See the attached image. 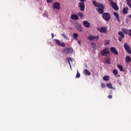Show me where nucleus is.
Masks as SVG:
<instances>
[{
	"label": "nucleus",
	"mask_w": 131,
	"mask_h": 131,
	"mask_svg": "<svg viewBox=\"0 0 131 131\" xmlns=\"http://www.w3.org/2000/svg\"><path fill=\"white\" fill-rule=\"evenodd\" d=\"M110 43V42H109V41H107V42H105V45H106L107 46H108V45H109Z\"/></svg>",
	"instance_id": "nucleus-36"
},
{
	"label": "nucleus",
	"mask_w": 131,
	"mask_h": 131,
	"mask_svg": "<svg viewBox=\"0 0 131 131\" xmlns=\"http://www.w3.org/2000/svg\"><path fill=\"white\" fill-rule=\"evenodd\" d=\"M47 3H49V4H51L52 2H53V0H47Z\"/></svg>",
	"instance_id": "nucleus-34"
},
{
	"label": "nucleus",
	"mask_w": 131,
	"mask_h": 131,
	"mask_svg": "<svg viewBox=\"0 0 131 131\" xmlns=\"http://www.w3.org/2000/svg\"><path fill=\"white\" fill-rule=\"evenodd\" d=\"M91 46H92V48H93V49H96V44L94 42H91Z\"/></svg>",
	"instance_id": "nucleus-29"
},
{
	"label": "nucleus",
	"mask_w": 131,
	"mask_h": 131,
	"mask_svg": "<svg viewBox=\"0 0 131 131\" xmlns=\"http://www.w3.org/2000/svg\"><path fill=\"white\" fill-rule=\"evenodd\" d=\"M78 15L79 16V17H80L81 19H82V18H83V14H82V13L81 12H79L78 13Z\"/></svg>",
	"instance_id": "nucleus-27"
},
{
	"label": "nucleus",
	"mask_w": 131,
	"mask_h": 131,
	"mask_svg": "<svg viewBox=\"0 0 131 131\" xmlns=\"http://www.w3.org/2000/svg\"><path fill=\"white\" fill-rule=\"evenodd\" d=\"M106 86L108 88V89H112V90H114L113 86H112V84L111 83H106Z\"/></svg>",
	"instance_id": "nucleus-22"
},
{
	"label": "nucleus",
	"mask_w": 131,
	"mask_h": 131,
	"mask_svg": "<svg viewBox=\"0 0 131 131\" xmlns=\"http://www.w3.org/2000/svg\"><path fill=\"white\" fill-rule=\"evenodd\" d=\"M92 4L95 7L98 8H96V10L97 11L98 13L102 15L103 20L106 21L107 22L110 21V19H111V15H110L109 13H104V9H105V6H104L103 4L98 3L95 1H93Z\"/></svg>",
	"instance_id": "nucleus-1"
},
{
	"label": "nucleus",
	"mask_w": 131,
	"mask_h": 131,
	"mask_svg": "<svg viewBox=\"0 0 131 131\" xmlns=\"http://www.w3.org/2000/svg\"><path fill=\"white\" fill-rule=\"evenodd\" d=\"M101 56L104 57H109L110 56V51L107 48L104 49L100 53Z\"/></svg>",
	"instance_id": "nucleus-2"
},
{
	"label": "nucleus",
	"mask_w": 131,
	"mask_h": 131,
	"mask_svg": "<svg viewBox=\"0 0 131 131\" xmlns=\"http://www.w3.org/2000/svg\"><path fill=\"white\" fill-rule=\"evenodd\" d=\"M54 40L56 45H57V46H59V47H62L63 48H65V47H66V45H65V43L61 42L58 39H55Z\"/></svg>",
	"instance_id": "nucleus-7"
},
{
	"label": "nucleus",
	"mask_w": 131,
	"mask_h": 131,
	"mask_svg": "<svg viewBox=\"0 0 131 131\" xmlns=\"http://www.w3.org/2000/svg\"><path fill=\"white\" fill-rule=\"evenodd\" d=\"M114 16H115L116 18H117V21H118V22H119L120 21L119 15H118V14L116 12H114Z\"/></svg>",
	"instance_id": "nucleus-20"
},
{
	"label": "nucleus",
	"mask_w": 131,
	"mask_h": 131,
	"mask_svg": "<svg viewBox=\"0 0 131 131\" xmlns=\"http://www.w3.org/2000/svg\"><path fill=\"white\" fill-rule=\"evenodd\" d=\"M78 42H79V45H80V41H79Z\"/></svg>",
	"instance_id": "nucleus-40"
},
{
	"label": "nucleus",
	"mask_w": 131,
	"mask_h": 131,
	"mask_svg": "<svg viewBox=\"0 0 131 131\" xmlns=\"http://www.w3.org/2000/svg\"><path fill=\"white\" fill-rule=\"evenodd\" d=\"M113 73L115 74V75H117V74H118V71L117 70H114L113 71Z\"/></svg>",
	"instance_id": "nucleus-30"
},
{
	"label": "nucleus",
	"mask_w": 131,
	"mask_h": 131,
	"mask_svg": "<svg viewBox=\"0 0 131 131\" xmlns=\"http://www.w3.org/2000/svg\"><path fill=\"white\" fill-rule=\"evenodd\" d=\"M73 38H75V39H77V37H78V34L76 33H74L73 34Z\"/></svg>",
	"instance_id": "nucleus-28"
},
{
	"label": "nucleus",
	"mask_w": 131,
	"mask_h": 131,
	"mask_svg": "<svg viewBox=\"0 0 131 131\" xmlns=\"http://www.w3.org/2000/svg\"><path fill=\"white\" fill-rule=\"evenodd\" d=\"M118 34L120 36L118 37V40L120 41H122V39L124 38V34H123V33L121 31H119L118 32Z\"/></svg>",
	"instance_id": "nucleus-11"
},
{
	"label": "nucleus",
	"mask_w": 131,
	"mask_h": 131,
	"mask_svg": "<svg viewBox=\"0 0 131 131\" xmlns=\"http://www.w3.org/2000/svg\"><path fill=\"white\" fill-rule=\"evenodd\" d=\"M61 36L63 37V38H65L67 40H69V38L68 37V36L65 35V34H61Z\"/></svg>",
	"instance_id": "nucleus-24"
},
{
	"label": "nucleus",
	"mask_w": 131,
	"mask_h": 131,
	"mask_svg": "<svg viewBox=\"0 0 131 131\" xmlns=\"http://www.w3.org/2000/svg\"><path fill=\"white\" fill-rule=\"evenodd\" d=\"M83 25L86 27V28H90L91 27V24L89 21L84 20L83 21Z\"/></svg>",
	"instance_id": "nucleus-12"
},
{
	"label": "nucleus",
	"mask_w": 131,
	"mask_h": 131,
	"mask_svg": "<svg viewBox=\"0 0 131 131\" xmlns=\"http://www.w3.org/2000/svg\"><path fill=\"white\" fill-rule=\"evenodd\" d=\"M128 11V7H125L123 9V14H126Z\"/></svg>",
	"instance_id": "nucleus-18"
},
{
	"label": "nucleus",
	"mask_w": 131,
	"mask_h": 131,
	"mask_svg": "<svg viewBox=\"0 0 131 131\" xmlns=\"http://www.w3.org/2000/svg\"><path fill=\"white\" fill-rule=\"evenodd\" d=\"M98 30L100 31L101 33H107V28L106 27L98 28Z\"/></svg>",
	"instance_id": "nucleus-10"
},
{
	"label": "nucleus",
	"mask_w": 131,
	"mask_h": 131,
	"mask_svg": "<svg viewBox=\"0 0 131 131\" xmlns=\"http://www.w3.org/2000/svg\"><path fill=\"white\" fill-rule=\"evenodd\" d=\"M104 61L106 64H110V63H111V59H110L109 57H105Z\"/></svg>",
	"instance_id": "nucleus-16"
},
{
	"label": "nucleus",
	"mask_w": 131,
	"mask_h": 131,
	"mask_svg": "<svg viewBox=\"0 0 131 131\" xmlns=\"http://www.w3.org/2000/svg\"><path fill=\"white\" fill-rule=\"evenodd\" d=\"M53 9H56V10H60L61 9V5L58 2H55L53 5Z\"/></svg>",
	"instance_id": "nucleus-8"
},
{
	"label": "nucleus",
	"mask_w": 131,
	"mask_h": 131,
	"mask_svg": "<svg viewBox=\"0 0 131 131\" xmlns=\"http://www.w3.org/2000/svg\"><path fill=\"white\" fill-rule=\"evenodd\" d=\"M110 5L112 6V8L114 9L116 11H118L119 10V8H118V6H117V4L116 3H114L112 0H110Z\"/></svg>",
	"instance_id": "nucleus-5"
},
{
	"label": "nucleus",
	"mask_w": 131,
	"mask_h": 131,
	"mask_svg": "<svg viewBox=\"0 0 131 131\" xmlns=\"http://www.w3.org/2000/svg\"><path fill=\"white\" fill-rule=\"evenodd\" d=\"M110 51L112 52V53H113L115 54V55H118V51H117V49L114 47H111L110 48Z\"/></svg>",
	"instance_id": "nucleus-13"
},
{
	"label": "nucleus",
	"mask_w": 131,
	"mask_h": 131,
	"mask_svg": "<svg viewBox=\"0 0 131 131\" xmlns=\"http://www.w3.org/2000/svg\"><path fill=\"white\" fill-rule=\"evenodd\" d=\"M83 73L85 75H91V72L88 70H84Z\"/></svg>",
	"instance_id": "nucleus-19"
},
{
	"label": "nucleus",
	"mask_w": 131,
	"mask_h": 131,
	"mask_svg": "<svg viewBox=\"0 0 131 131\" xmlns=\"http://www.w3.org/2000/svg\"><path fill=\"white\" fill-rule=\"evenodd\" d=\"M125 60L127 63H130L131 62V58L130 56H126L125 57Z\"/></svg>",
	"instance_id": "nucleus-21"
},
{
	"label": "nucleus",
	"mask_w": 131,
	"mask_h": 131,
	"mask_svg": "<svg viewBox=\"0 0 131 131\" xmlns=\"http://www.w3.org/2000/svg\"><path fill=\"white\" fill-rule=\"evenodd\" d=\"M107 98H108V99H112V95H108Z\"/></svg>",
	"instance_id": "nucleus-35"
},
{
	"label": "nucleus",
	"mask_w": 131,
	"mask_h": 131,
	"mask_svg": "<svg viewBox=\"0 0 131 131\" xmlns=\"http://www.w3.org/2000/svg\"><path fill=\"white\" fill-rule=\"evenodd\" d=\"M62 52L66 53V54H72V53H73V49L67 47Z\"/></svg>",
	"instance_id": "nucleus-6"
},
{
	"label": "nucleus",
	"mask_w": 131,
	"mask_h": 131,
	"mask_svg": "<svg viewBox=\"0 0 131 131\" xmlns=\"http://www.w3.org/2000/svg\"><path fill=\"white\" fill-rule=\"evenodd\" d=\"M124 48L125 51H126L127 53H128V54H130L131 55L130 46H129V45H128L127 43L125 42L124 44Z\"/></svg>",
	"instance_id": "nucleus-3"
},
{
	"label": "nucleus",
	"mask_w": 131,
	"mask_h": 131,
	"mask_svg": "<svg viewBox=\"0 0 131 131\" xmlns=\"http://www.w3.org/2000/svg\"><path fill=\"white\" fill-rule=\"evenodd\" d=\"M79 77H80V74H79V73L78 72V71H77V73L76 75V78H79Z\"/></svg>",
	"instance_id": "nucleus-31"
},
{
	"label": "nucleus",
	"mask_w": 131,
	"mask_h": 131,
	"mask_svg": "<svg viewBox=\"0 0 131 131\" xmlns=\"http://www.w3.org/2000/svg\"><path fill=\"white\" fill-rule=\"evenodd\" d=\"M52 38H54V37L55 36V35H54V33L51 34Z\"/></svg>",
	"instance_id": "nucleus-37"
},
{
	"label": "nucleus",
	"mask_w": 131,
	"mask_h": 131,
	"mask_svg": "<svg viewBox=\"0 0 131 131\" xmlns=\"http://www.w3.org/2000/svg\"><path fill=\"white\" fill-rule=\"evenodd\" d=\"M71 18L72 19V20H78L79 19L78 16H77L76 14L72 15Z\"/></svg>",
	"instance_id": "nucleus-14"
},
{
	"label": "nucleus",
	"mask_w": 131,
	"mask_h": 131,
	"mask_svg": "<svg viewBox=\"0 0 131 131\" xmlns=\"http://www.w3.org/2000/svg\"><path fill=\"white\" fill-rule=\"evenodd\" d=\"M105 86H106L105 85V84H104V83H102L101 85V87L102 88V89H105Z\"/></svg>",
	"instance_id": "nucleus-33"
},
{
	"label": "nucleus",
	"mask_w": 131,
	"mask_h": 131,
	"mask_svg": "<svg viewBox=\"0 0 131 131\" xmlns=\"http://www.w3.org/2000/svg\"><path fill=\"white\" fill-rule=\"evenodd\" d=\"M128 35L129 36H131V29L128 30Z\"/></svg>",
	"instance_id": "nucleus-32"
},
{
	"label": "nucleus",
	"mask_w": 131,
	"mask_h": 131,
	"mask_svg": "<svg viewBox=\"0 0 131 131\" xmlns=\"http://www.w3.org/2000/svg\"><path fill=\"white\" fill-rule=\"evenodd\" d=\"M121 31H122L124 34H128V30L125 28H122Z\"/></svg>",
	"instance_id": "nucleus-17"
},
{
	"label": "nucleus",
	"mask_w": 131,
	"mask_h": 131,
	"mask_svg": "<svg viewBox=\"0 0 131 131\" xmlns=\"http://www.w3.org/2000/svg\"><path fill=\"white\" fill-rule=\"evenodd\" d=\"M118 76H120V75H118Z\"/></svg>",
	"instance_id": "nucleus-41"
},
{
	"label": "nucleus",
	"mask_w": 131,
	"mask_h": 131,
	"mask_svg": "<svg viewBox=\"0 0 131 131\" xmlns=\"http://www.w3.org/2000/svg\"><path fill=\"white\" fill-rule=\"evenodd\" d=\"M103 79L105 80V81H108V80H109V76H105L103 77Z\"/></svg>",
	"instance_id": "nucleus-26"
},
{
	"label": "nucleus",
	"mask_w": 131,
	"mask_h": 131,
	"mask_svg": "<svg viewBox=\"0 0 131 131\" xmlns=\"http://www.w3.org/2000/svg\"><path fill=\"white\" fill-rule=\"evenodd\" d=\"M117 67L118 69H119L120 71H121L122 72H123V67L121 65L118 64Z\"/></svg>",
	"instance_id": "nucleus-23"
},
{
	"label": "nucleus",
	"mask_w": 131,
	"mask_h": 131,
	"mask_svg": "<svg viewBox=\"0 0 131 131\" xmlns=\"http://www.w3.org/2000/svg\"><path fill=\"white\" fill-rule=\"evenodd\" d=\"M79 8H80V10L81 12H83L84 11V9H85V5L84 3L80 2L79 3Z\"/></svg>",
	"instance_id": "nucleus-9"
},
{
	"label": "nucleus",
	"mask_w": 131,
	"mask_h": 131,
	"mask_svg": "<svg viewBox=\"0 0 131 131\" xmlns=\"http://www.w3.org/2000/svg\"><path fill=\"white\" fill-rule=\"evenodd\" d=\"M67 59H68V61L70 66L71 67V64L70 63V62H72V60H73V59H72V58H71V57H70V58H68Z\"/></svg>",
	"instance_id": "nucleus-25"
},
{
	"label": "nucleus",
	"mask_w": 131,
	"mask_h": 131,
	"mask_svg": "<svg viewBox=\"0 0 131 131\" xmlns=\"http://www.w3.org/2000/svg\"><path fill=\"white\" fill-rule=\"evenodd\" d=\"M128 17H129L130 18V19H131V14H130V15H129L128 16Z\"/></svg>",
	"instance_id": "nucleus-39"
},
{
	"label": "nucleus",
	"mask_w": 131,
	"mask_h": 131,
	"mask_svg": "<svg viewBox=\"0 0 131 131\" xmlns=\"http://www.w3.org/2000/svg\"><path fill=\"white\" fill-rule=\"evenodd\" d=\"M81 3H84L85 2V0H79Z\"/></svg>",
	"instance_id": "nucleus-38"
},
{
	"label": "nucleus",
	"mask_w": 131,
	"mask_h": 131,
	"mask_svg": "<svg viewBox=\"0 0 131 131\" xmlns=\"http://www.w3.org/2000/svg\"><path fill=\"white\" fill-rule=\"evenodd\" d=\"M76 29H77L78 31H80V32H83V29L80 25H79L76 27Z\"/></svg>",
	"instance_id": "nucleus-15"
},
{
	"label": "nucleus",
	"mask_w": 131,
	"mask_h": 131,
	"mask_svg": "<svg viewBox=\"0 0 131 131\" xmlns=\"http://www.w3.org/2000/svg\"><path fill=\"white\" fill-rule=\"evenodd\" d=\"M99 36H94L92 35H90V36L88 37V39L92 41H97V40H99Z\"/></svg>",
	"instance_id": "nucleus-4"
}]
</instances>
